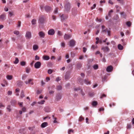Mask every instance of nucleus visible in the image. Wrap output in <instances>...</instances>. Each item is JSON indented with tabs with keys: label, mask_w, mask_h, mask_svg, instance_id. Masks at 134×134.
Segmentation results:
<instances>
[{
	"label": "nucleus",
	"mask_w": 134,
	"mask_h": 134,
	"mask_svg": "<svg viewBox=\"0 0 134 134\" xmlns=\"http://www.w3.org/2000/svg\"><path fill=\"white\" fill-rule=\"evenodd\" d=\"M61 79L59 77H58L56 78L55 81L57 82H58Z\"/></svg>",
	"instance_id": "obj_45"
},
{
	"label": "nucleus",
	"mask_w": 134,
	"mask_h": 134,
	"mask_svg": "<svg viewBox=\"0 0 134 134\" xmlns=\"http://www.w3.org/2000/svg\"><path fill=\"white\" fill-rule=\"evenodd\" d=\"M41 66V63L40 62H36L34 65L35 68L36 69L40 68Z\"/></svg>",
	"instance_id": "obj_6"
},
{
	"label": "nucleus",
	"mask_w": 134,
	"mask_h": 134,
	"mask_svg": "<svg viewBox=\"0 0 134 134\" xmlns=\"http://www.w3.org/2000/svg\"><path fill=\"white\" fill-rule=\"evenodd\" d=\"M106 95L105 94H103L100 96V98L102 99L103 97H106Z\"/></svg>",
	"instance_id": "obj_55"
},
{
	"label": "nucleus",
	"mask_w": 134,
	"mask_h": 134,
	"mask_svg": "<svg viewBox=\"0 0 134 134\" xmlns=\"http://www.w3.org/2000/svg\"><path fill=\"white\" fill-rule=\"evenodd\" d=\"M97 104V103L96 101H93L92 102V105L93 106H96Z\"/></svg>",
	"instance_id": "obj_33"
},
{
	"label": "nucleus",
	"mask_w": 134,
	"mask_h": 134,
	"mask_svg": "<svg viewBox=\"0 0 134 134\" xmlns=\"http://www.w3.org/2000/svg\"><path fill=\"white\" fill-rule=\"evenodd\" d=\"M31 33L29 31L26 32L25 35V37L27 39H30L31 37Z\"/></svg>",
	"instance_id": "obj_7"
},
{
	"label": "nucleus",
	"mask_w": 134,
	"mask_h": 134,
	"mask_svg": "<svg viewBox=\"0 0 134 134\" xmlns=\"http://www.w3.org/2000/svg\"><path fill=\"white\" fill-rule=\"evenodd\" d=\"M75 41L73 40H71L69 41V45L71 47H73L75 44Z\"/></svg>",
	"instance_id": "obj_10"
},
{
	"label": "nucleus",
	"mask_w": 134,
	"mask_h": 134,
	"mask_svg": "<svg viewBox=\"0 0 134 134\" xmlns=\"http://www.w3.org/2000/svg\"><path fill=\"white\" fill-rule=\"evenodd\" d=\"M108 2L109 3L111 4H113V2L111 0H109Z\"/></svg>",
	"instance_id": "obj_62"
},
{
	"label": "nucleus",
	"mask_w": 134,
	"mask_h": 134,
	"mask_svg": "<svg viewBox=\"0 0 134 134\" xmlns=\"http://www.w3.org/2000/svg\"><path fill=\"white\" fill-rule=\"evenodd\" d=\"M14 34L16 35H18L19 34V32L18 31H15L14 32Z\"/></svg>",
	"instance_id": "obj_46"
},
{
	"label": "nucleus",
	"mask_w": 134,
	"mask_h": 134,
	"mask_svg": "<svg viewBox=\"0 0 134 134\" xmlns=\"http://www.w3.org/2000/svg\"><path fill=\"white\" fill-rule=\"evenodd\" d=\"M86 122L87 124H88L89 123V122L88 121L89 120L88 118H87L86 119Z\"/></svg>",
	"instance_id": "obj_58"
},
{
	"label": "nucleus",
	"mask_w": 134,
	"mask_h": 134,
	"mask_svg": "<svg viewBox=\"0 0 134 134\" xmlns=\"http://www.w3.org/2000/svg\"><path fill=\"white\" fill-rule=\"evenodd\" d=\"M4 66L5 67V69H6L7 68H9V65L7 64H5L4 65Z\"/></svg>",
	"instance_id": "obj_59"
},
{
	"label": "nucleus",
	"mask_w": 134,
	"mask_h": 134,
	"mask_svg": "<svg viewBox=\"0 0 134 134\" xmlns=\"http://www.w3.org/2000/svg\"><path fill=\"white\" fill-rule=\"evenodd\" d=\"M78 82L81 84L82 85L83 84V80L80 78H79L78 79Z\"/></svg>",
	"instance_id": "obj_25"
},
{
	"label": "nucleus",
	"mask_w": 134,
	"mask_h": 134,
	"mask_svg": "<svg viewBox=\"0 0 134 134\" xmlns=\"http://www.w3.org/2000/svg\"><path fill=\"white\" fill-rule=\"evenodd\" d=\"M4 10L5 12H7L8 11V9L7 7H5L4 9Z\"/></svg>",
	"instance_id": "obj_64"
},
{
	"label": "nucleus",
	"mask_w": 134,
	"mask_h": 134,
	"mask_svg": "<svg viewBox=\"0 0 134 134\" xmlns=\"http://www.w3.org/2000/svg\"><path fill=\"white\" fill-rule=\"evenodd\" d=\"M42 58L44 60H47L49 59V57L47 56H43L42 57Z\"/></svg>",
	"instance_id": "obj_17"
},
{
	"label": "nucleus",
	"mask_w": 134,
	"mask_h": 134,
	"mask_svg": "<svg viewBox=\"0 0 134 134\" xmlns=\"http://www.w3.org/2000/svg\"><path fill=\"white\" fill-rule=\"evenodd\" d=\"M89 94L91 97H92L94 95V93L93 92H90Z\"/></svg>",
	"instance_id": "obj_44"
},
{
	"label": "nucleus",
	"mask_w": 134,
	"mask_h": 134,
	"mask_svg": "<svg viewBox=\"0 0 134 134\" xmlns=\"http://www.w3.org/2000/svg\"><path fill=\"white\" fill-rule=\"evenodd\" d=\"M120 34H121V36L122 37H123L124 36V34L121 31L120 32Z\"/></svg>",
	"instance_id": "obj_63"
},
{
	"label": "nucleus",
	"mask_w": 134,
	"mask_h": 134,
	"mask_svg": "<svg viewBox=\"0 0 134 134\" xmlns=\"http://www.w3.org/2000/svg\"><path fill=\"white\" fill-rule=\"evenodd\" d=\"M57 34L59 36H61L63 35L62 34L61 32L59 31H58Z\"/></svg>",
	"instance_id": "obj_35"
},
{
	"label": "nucleus",
	"mask_w": 134,
	"mask_h": 134,
	"mask_svg": "<svg viewBox=\"0 0 134 134\" xmlns=\"http://www.w3.org/2000/svg\"><path fill=\"white\" fill-rule=\"evenodd\" d=\"M33 80L32 79H28L27 80H26L25 81V83L26 85L31 84V85H33L34 83L33 82H31Z\"/></svg>",
	"instance_id": "obj_8"
},
{
	"label": "nucleus",
	"mask_w": 134,
	"mask_h": 134,
	"mask_svg": "<svg viewBox=\"0 0 134 134\" xmlns=\"http://www.w3.org/2000/svg\"><path fill=\"white\" fill-rule=\"evenodd\" d=\"M118 48L119 49L122 50L123 49V47L120 44H119L118 46Z\"/></svg>",
	"instance_id": "obj_28"
},
{
	"label": "nucleus",
	"mask_w": 134,
	"mask_h": 134,
	"mask_svg": "<svg viewBox=\"0 0 134 134\" xmlns=\"http://www.w3.org/2000/svg\"><path fill=\"white\" fill-rule=\"evenodd\" d=\"M113 70V67L112 66L110 65L107 67L106 69V70L107 72H111Z\"/></svg>",
	"instance_id": "obj_12"
},
{
	"label": "nucleus",
	"mask_w": 134,
	"mask_h": 134,
	"mask_svg": "<svg viewBox=\"0 0 134 134\" xmlns=\"http://www.w3.org/2000/svg\"><path fill=\"white\" fill-rule=\"evenodd\" d=\"M71 8L70 4L69 2H67L65 4V8L66 11H69L70 10Z\"/></svg>",
	"instance_id": "obj_1"
},
{
	"label": "nucleus",
	"mask_w": 134,
	"mask_h": 134,
	"mask_svg": "<svg viewBox=\"0 0 134 134\" xmlns=\"http://www.w3.org/2000/svg\"><path fill=\"white\" fill-rule=\"evenodd\" d=\"M97 45H95L92 46L91 48L92 49L94 50L97 49Z\"/></svg>",
	"instance_id": "obj_30"
},
{
	"label": "nucleus",
	"mask_w": 134,
	"mask_h": 134,
	"mask_svg": "<svg viewBox=\"0 0 134 134\" xmlns=\"http://www.w3.org/2000/svg\"><path fill=\"white\" fill-rule=\"evenodd\" d=\"M6 78L8 80H11L12 79L13 76L12 75H8L7 76Z\"/></svg>",
	"instance_id": "obj_19"
},
{
	"label": "nucleus",
	"mask_w": 134,
	"mask_h": 134,
	"mask_svg": "<svg viewBox=\"0 0 134 134\" xmlns=\"http://www.w3.org/2000/svg\"><path fill=\"white\" fill-rule=\"evenodd\" d=\"M47 123L46 122H43L41 124V127L42 128H43L47 126Z\"/></svg>",
	"instance_id": "obj_16"
},
{
	"label": "nucleus",
	"mask_w": 134,
	"mask_h": 134,
	"mask_svg": "<svg viewBox=\"0 0 134 134\" xmlns=\"http://www.w3.org/2000/svg\"><path fill=\"white\" fill-rule=\"evenodd\" d=\"M55 33L54 30L53 29H51L49 30L48 32V34L49 35H53Z\"/></svg>",
	"instance_id": "obj_11"
},
{
	"label": "nucleus",
	"mask_w": 134,
	"mask_h": 134,
	"mask_svg": "<svg viewBox=\"0 0 134 134\" xmlns=\"http://www.w3.org/2000/svg\"><path fill=\"white\" fill-rule=\"evenodd\" d=\"M25 96V95L24 94V92L23 91H22L21 92V93L20 95V97L21 98H22Z\"/></svg>",
	"instance_id": "obj_27"
},
{
	"label": "nucleus",
	"mask_w": 134,
	"mask_h": 134,
	"mask_svg": "<svg viewBox=\"0 0 134 134\" xmlns=\"http://www.w3.org/2000/svg\"><path fill=\"white\" fill-rule=\"evenodd\" d=\"M61 46L63 48L65 47V43L64 42H62L61 43Z\"/></svg>",
	"instance_id": "obj_32"
},
{
	"label": "nucleus",
	"mask_w": 134,
	"mask_h": 134,
	"mask_svg": "<svg viewBox=\"0 0 134 134\" xmlns=\"http://www.w3.org/2000/svg\"><path fill=\"white\" fill-rule=\"evenodd\" d=\"M58 8H56L54 11V13L55 14H56L58 13Z\"/></svg>",
	"instance_id": "obj_52"
},
{
	"label": "nucleus",
	"mask_w": 134,
	"mask_h": 134,
	"mask_svg": "<svg viewBox=\"0 0 134 134\" xmlns=\"http://www.w3.org/2000/svg\"><path fill=\"white\" fill-rule=\"evenodd\" d=\"M71 37V35L65 34L64 36V38L65 40H67L69 39Z\"/></svg>",
	"instance_id": "obj_9"
},
{
	"label": "nucleus",
	"mask_w": 134,
	"mask_h": 134,
	"mask_svg": "<svg viewBox=\"0 0 134 134\" xmlns=\"http://www.w3.org/2000/svg\"><path fill=\"white\" fill-rule=\"evenodd\" d=\"M42 90H40H40H37V91L36 93L37 94H40L42 93Z\"/></svg>",
	"instance_id": "obj_53"
},
{
	"label": "nucleus",
	"mask_w": 134,
	"mask_h": 134,
	"mask_svg": "<svg viewBox=\"0 0 134 134\" xmlns=\"http://www.w3.org/2000/svg\"><path fill=\"white\" fill-rule=\"evenodd\" d=\"M126 24L129 27H130L131 26V23L130 21H128L126 23Z\"/></svg>",
	"instance_id": "obj_39"
},
{
	"label": "nucleus",
	"mask_w": 134,
	"mask_h": 134,
	"mask_svg": "<svg viewBox=\"0 0 134 134\" xmlns=\"http://www.w3.org/2000/svg\"><path fill=\"white\" fill-rule=\"evenodd\" d=\"M38 48V46L36 45H35L33 46V49L34 50L36 51L37 49Z\"/></svg>",
	"instance_id": "obj_21"
},
{
	"label": "nucleus",
	"mask_w": 134,
	"mask_h": 134,
	"mask_svg": "<svg viewBox=\"0 0 134 134\" xmlns=\"http://www.w3.org/2000/svg\"><path fill=\"white\" fill-rule=\"evenodd\" d=\"M60 16L62 21H64L65 20L67 19L68 17V15L63 14L62 15L61 14H60Z\"/></svg>",
	"instance_id": "obj_2"
},
{
	"label": "nucleus",
	"mask_w": 134,
	"mask_h": 134,
	"mask_svg": "<svg viewBox=\"0 0 134 134\" xmlns=\"http://www.w3.org/2000/svg\"><path fill=\"white\" fill-rule=\"evenodd\" d=\"M74 130L72 129H69L68 131V134H70L71 132H73Z\"/></svg>",
	"instance_id": "obj_36"
},
{
	"label": "nucleus",
	"mask_w": 134,
	"mask_h": 134,
	"mask_svg": "<svg viewBox=\"0 0 134 134\" xmlns=\"http://www.w3.org/2000/svg\"><path fill=\"white\" fill-rule=\"evenodd\" d=\"M7 109L10 112L11 110L10 109V106L9 105H8L7 107Z\"/></svg>",
	"instance_id": "obj_37"
},
{
	"label": "nucleus",
	"mask_w": 134,
	"mask_h": 134,
	"mask_svg": "<svg viewBox=\"0 0 134 134\" xmlns=\"http://www.w3.org/2000/svg\"><path fill=\"white\" fill-rule=\"evenodd\" d=\"M115 7L117 9V12H119V11L120 9L121 8L120 7H119L118 5H116Z\"/></svg>",
	"instance_id": "obj_34"
},
{
	"label": "nucleus",
	"mask_w": 134,
	"mask_h": 134,
	"mask_svg": "<svg viewBox=\"0 0 134 134\" xmlns=\"http://www.w3.org/2000/svg\"><path fill=\"white\" fill-rule=\"evenodd\" d=\"M46 11L47 12H49L51 10V8L48 6H46L44 7Z\"/></svg>",
	"instance_id": "obj_15"
},
{
	"label": "nucleus",
	"mask_w": 134,
	"mask_h": 134,
	"mask_svg": "<svg viewBox=\"0 0 134 134\" xmlns=\"http://www.w3.org/2000/svg\"><path fill=\"white\" fill-rule=\"evenodd\" d=\"M17 83L18 85L19 86H20L22 85L23 82L22 81H17Z\"/></svg>",
	"instance_id": "obj_18"
},
{
	"label": "nucleus",
	"mask_w": 134,
	"mask_h": 134,
	"mask_svg": "<svg viewBox=\"0 0 134 134\" xmlns=\"http://www.w3.org/2000/svg\"><path fill=\"white\" fill-rule=\"evenodd\" d=\"M81 65L79 63L77 64V68L79 69L80 68H81Z\"/></svg>",
	"instance_id": "obj_41"
},
{
	"label": "nucleus",
	"mask_w": 134,
	"mask_h": 134,
	"mask_svg": "<svg viewBox=\"0 0 134 134\" xmlns=\"http://www.w3.org/2000/svg\"><path fill=\"white\" fill-rule=\"evenodd\" d=\"M102 49L103 50L104 52H108L109 50V49L108 47H102Z\"/></svg>",
	"instance_id": "obj_14"
},
{
	"label": "nucleus",
	"mask_w": 134,
	"mask_h": 134,
	"mask_svg": "<svg viewBox=\"0 0 134 134\" xmlns=\"http://www.w3.org/2000/svg\"><path fill=\"white\" fill-rule=\"evenodd\" d=\"M5 106L2 103H0V108H4Z\"/></svg>",
	"instance_id": "obj_51"
},
{
	"label": "nucleus",
	"mask_w": 134,
	"mask_h": 134,
	"mask_svg": "<svg viewBox=\"0 0 134 134\" xmlns=\"http://www.w3.org/2000/svg\"><path fill=\"white\" fill-rule=\"evenodd\" d=\"M69 58V56L68 54H66L65 56L66 59H68Z\"/></svg>",
	"instance_id": "obj_61"
},
{
	"label": "nucleus",
	"mask_w": 134,
	"mask_h": 134,
	"mask_svg": "<svg viewBox=\"0 0 134 134\" xmlns=\"http://www.w3.org/2000/svg\"><path fill=\"white\" fill-rule=\"evenodd\" d=\"M93 69L95 70L97 69L98 68V66L97 64H95L93 66Z\"/></svg>",
	"instance_id": "obj_29"
},
{
	"label": "nucleus",
	"mask_w": 134,
	"mask_h": 134,
	"mask_svg": "<svg viewBox=\"0 0 134 134\" xmlns=\"http://www.w3.org/2000/svg\"><path fill=\"white\" fill-rule=\"evenodd\" d=\"M26 63L24 62H22L20 63V65L22 66H24L25 65Z\"/></svg>",
	"instance_id": "obj_42"
},
{
	"label": "nucleus",
	"mask_w": 134,
	"mask_h": 134,
	"mask_svg": "<svg viewBox=\"0 0 134 134\" xmlns=\"http://www.w3.org/2000/svg\"><path fill=\"white\" fill-rule=\"evenodd\" d=\"M62 88V86L60 85H58L56 87V89L58 91H60Z\"/></svg>",
	"instance_id": "obj_20"
},
{
	"label": "nucleus",
	"mask_w": 134,
	"mask_h": 134,
	"mask_svg": "<svg viewBox=\"0 0 134 134\" xmlns=\"http://www.w3.org/2000/svg\"><path fill=\"white\" fill-rule=\"evenodd\" d=\"M96 7V4H94L93 5V6L91 8V9L92 10H93V9H94V8H95Z\"/></svg>",
	"instance_id": "obj_47"
},
{
	"label": "nucleus",
	"mask_w": 134,
	"mask_h": 134,
	"mask_svg": "<svg viewBox=\"0 0 134 134\" xmlns=\"http://www.w3.org/2000/svg\"><path fill=\"white\" fill-rule=\"evenodd\" d=\"M8 14L9 15H10V16L11 17L12 16H14L15 15V14L14 13V12L12 11L10 12L9 11L8 12Z\"/></svg>",
	"instance_id": "obj_22"
},
{
	"label": "nucleus",
	"mask_w": 134,
	"mask_h": 134,
	"mask_svg": "<svg viewBox=\"0 0 134 134\" xmlns=\"http://www.w3.org/2000/svg\"><path fill=\"white\" fill-rule=\"evenodd\" d=\"M39 36L41 37L44 38L45 36V33L42 31L40 32L38 34Z\"/></svg>",
	"instance_id": "obj_13"
},
{
	"label": "nucleus",
	"mask_w": 134,
	"mask_h": 134,
	"mask_svg": "<svg viewBox=\"0 0 134 134\" xmlns=\"http://www.w3.org/2000/svg\"><path fill=\"white\" fill-rule=\"evenodd\" d=\"M27 76V75L26 74H24L22 76V80H24L25 79Z\"/></svg>",
	"instance_id": "obj_26"
},
{
	"label": "nucleus",
	"mask_w": 134,
	"mask_h": 134,
	"mask_svg": "<svg viewBox=\"0 0 134 134\" xmlns=\"http://www.w3.org/2000/svg\"><path fill=\"white\" fill-rule=\"evenodd\" d=\"M30 68H26V72L27 73H29L30 71Z\"/></svg>",
	"instance_id": "obj_43"
},
{
	"label": "nucleus",
	"mask_w": 134,
	"mask_h": 134,
	"mask_svg": "<svg viewBox=\"0 0 134 134\" xmlns=\"http://www.w3.org/2000/svg\"><path fill=\"white\" fill-rule=\"evenodd\" d=\"M36 20L33 19L31 21L32 24L33 25H35L36 23Z\"/></svg>",
	"instance_id": "obj_38"
},
{
	"label": "nucleus",
	"mask_w": 134,
	"mask_h": 134,
	"mask_svg": "<svg viewBox=\"0 0 134 134\" xmlns=\"http://www.w3.org/2000/svg\"><path fill=\"white\" fill-rule=\"evenodd\" d=\"M107 30H108V29H105V30H103L102 31V32H107Z\"/></svg>",
	"instance_id": "obj_60"
},
{
	"label": "nucleus",
	"mask_w": 134,
	"mask_h": 134,
	"mask_svg": "<svg viewBox=\"0 0 134 134\" xmlns=\"http://www.w3.org/2000/svg\"><path fill=\"white\" fill-rule=\"evenodd\" d=\"M62 57L61 56H59L57 58V60L58 61H60L61 60Z\"/></svg>",
	"instance_id": "obj_49"
},
{
	"label": "nucleus",
	"mask_w": 134,
	"mask_h": 134,
	"mask_svg": "<svg viewBox=\"0 0 134 134\" xmlns=\"http://www.w3.org/2000/svg\"><path fill=\"white\" fill-rule=\"evenodd\" d=\"M131 127V124H128L127 125V128L128 129H130Z\"/></svg>",
	"instance_id": "obj_48"
},
{
	"label": "nucleus",
	"mask_w": 134,
	"mask_h": 134,
	"mask_svg": "<svg viewBox=\"0 0 134 134\" xmlns=\"http://www.w3.org/2000/svg\"><path fill=\"white\" fill-rule=\"evenodd\" d=\"M12 91H8L7 94L8 95H10L12 94Z\"/></svg>",
	"instance_id": "obj_50"
},
{
	"label": "nucleus",
	"mask_w": 134,
	"mask_h": 134,
	"mask_svg": "<svg viewBox=\"0 0 134 134\" xmlns=\"http://www.w3.org/2000/svg\"><path fill=\"white\" fill-rule=\"evenodd\" d=\"M19 62V60L18 58L16 57L15 58V61L14 62V64H18Z\"/></svg>",
	"instance_id": "obj_24"
},
{
	"label": "nucleus",
	"mask_w": 134,
	"mask_h": 134,
	"mask_svg": "<svg viewBox=\"0 0 134 134\" xmlns=\"http://www.w3.org/2000/svg\"><path fill=\"white\" fill-rule=\"evenodd\" d=\"M83 120V118L82 116H80V117L79 119V121H81L82 120Z\"/></svg>",
	"instance_id": "obj_54"
},
{
	"label": "nucleus",
	"mask_w": 134,
	"mask_h": 134,
	"mask_svg": "<svg viewBox=\"0 0 134 134\" xmlns=\"http://www.w3.org/2000/svg\"><path fill=\"white\" fill-rule=\"evenodd\" d=\"M52 72L53 70L51 69H49L48 71V73L49 74H51L52 73Z\"/></svg>",
	"instance_id": "obj_40"
},
{
	"label": "nucleus",
	"mask_w": 134,
	"mask_h": 134,
	"mask_svg": "<svg viewBox=\"0 0 134 134\" xmlns=\"http://www.w3.org/2000/svg\"><path fill=\"white\" fill-rule=\"evenodd\" d=\"M40 59V58L37 55H36L35 56V60H39Z\"/></svg>",
	"instance_id": "obj_56"
},
{
	"label": "nucleus",
	"mask_w": 134,
	"mask_h": 134,
	"mask_svg": "<svg viewBox=\"0 0 134 134\" xmlns=\"http://www.w3.org/2000/svg\"><path fill=\"white\" fill-rule=\"evenodd\" d=\"M20 89L18 88H17L15 89L16 93H19Z\"/></svg>",
	"instance_id": "obj_57"
},
{
	"label": "nucleus",
	"mask_w": 134,
	"mask_h": 134,
	"mask_svg": "<svg viewBox=\"0 0 134 134\" xmlns=\"http://www.w3.org/2000/svg\"><path fill=\"white\" fill-rule=\"evenodd\" d=\"M84 83L87 85L91 84L90 82L88 80L85 79L84 80Z\"/></svg>",
	"instance_id": "obj_23"
},
{
	"label": "nucleus",
	"mask_w": 134,
	"mask_h": 134,
	"mask_svg": "<svg viewBox=\"0 0 134 134\" xmlns=\"http://www.w3.org/2000/svg\"><path fill=\"white\" fill-rule=\"evenodd\" d=\"M62 98V95L60 93L57 94L55 96V100L56 102L58 101L61 99Z\"/></svg>",
	"instance_id": "obj_4"
},
{
	"label": "nucleus",
	"mask_w": 134,
	"mask_h": 134,
	"mask_svg": "<svg viewBox=\"0 0 134 134\" xmlns=\"http://www.w3.org/2000/svg\"><path fill=\"white\" fill-rule=\"evenodd\" d=\"M45 22V18L43 16H41L40 17L38 23H39L42 24Z\"/></svg>",
	"instance_id": "obj_3"
},
{
	"label": "nucleus",
	"mask_w": 134,
	"mask_h": 134,
	"mask_svg": "<svg viewBox=\"0 0 134 134\" xmlns=\"http://www.w3.org/2000/svg\"><path fill=\"white\" fill-rule=\"evenodd\" d=\"M6 15L5 13H3L0 15V20L1 21H3L5 19Z\"/></svg>",
	"instance_id": "obj_5"
},
{
	"label": "nucleus",
	"mask_w": 134,
	"mask_h": 134,
	"mask_svg": "<svg viewBox=\"0 0 134 134\" xmlns=\"http://www.w3.org/2000/svg\"><path fill=\"white\" fill-rule=\"evenodd\" d=\"M45 102V100H43L38 102V103L40 104H44Z\"/></svg>",
	"instance_id": "obj_31"
}]
</instances>
